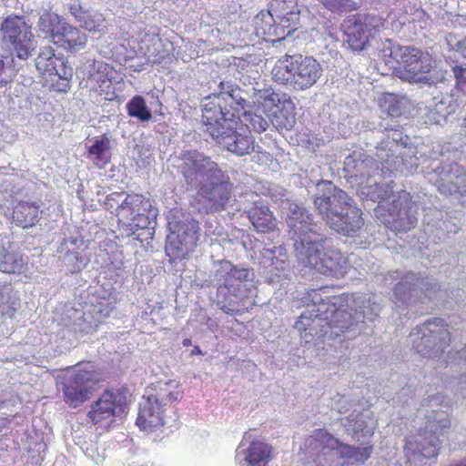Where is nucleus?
Returning <instances> with one entry per match:
<instances>
[{
	"label": "nucleus",
	"instance_id": "1",
	"mask_svg": "<svg viewBox=\"0 0 466 466\" xmlns=\"http://www.w3.org/2000/svg\"><path fill=\"white\" fill-rule=\"evenodd\" d=\"M288 225L295 255L305 267L337 279L349 272L348 258L339 249L328 246L327 239L318 233L311 215L306 210H295L289 216Z\"/></svg>",
	"mask_w": 466,
	"mask_h": 466
},
{
	"label": "nucleus",
	"instance_id": "2",
	"mask_svg": "<svg viewBox=\"0 0 466 466\" xmlns=\"http://www.w3.org/2000/svg\"><path fill=\"white\" fill-rule=\"evenodd\" d=\"M329 188L317 196L314 205L329 228L344 236H354L364 227L362 210L342 189L329 182Z\"/></svg>",
	"mask_w": 466,
	"mask_h": 466
},
{
	"label": "nucleus",
	"instance_id": "3",
	"mask_svg": "<svg viewBox=\"0 0 466 466\" xmlns=\"http://www.w3.org/2000/svg\"><path fill=\"white\" fill-rule=\"evenodd\" d=\"M322 72L321 65L313 56L295 54L279 58L271 74L276 83L295 91H306L317 84Z\"/></svg>",
	"mask_w": 466,
	"mask_h": 466
},
{
	"label": "nucleus",
	"instance_id": "4",
	"mask_svg": "<svg viewBox=\"0 0 466 466\" xmlns=\"http://www.w3.org/2000/svg\"><path fill=\"white\" fill-rule=\"evenodd\" d=\"M116 216L119 228L127 236H132L140 229L148 228L157 214L149 198L142 194L128 193L121 200Z\"/></svg>",
	"mask_w": 466,
	"mask_h": 466
},
{
	"label": "nucleus",
	"instance_id": "5",
	"mask_svg": "<svg viewBox=\"0 0 466 466\" xmlns=\"http://www.w3.org/2000/svg\"><path fill=\"white\" fill-rule=\"evenodd\" d=\"M38 27L54 45L66 51L77 52L86 46V34L65 21L57 14L46 13L42 15L39 18Z\"/></svg>",
	"mask_w": 466,
	"mask_h": 466
},
{
	"label": "nucleus",
	"instance_id": "6",
	"mask_svg": "<svg viewBox=\"0 0 466 466\" xmlns=\"http://www.w3.org/2000/svg\"><path fill=\"white\" fill-rule=\"evenodd\" d=\"M383 25L384 20L378 15L356 13L344 18L340 30L349 47L360 52L368 47Z\"/></svg>",
	"mask_w": 466,
	"mask_h": 466
},
{
	"label": "nucleus",
	"instance_id": "7",
	"mask_svg": "<svg viewBox=\"0 0 466 466\" xmlns=\"http://www.w3.org/2000/svg\"><path fill=\"white\" fill-rule=\"evenodd\" d=\"M127 408L128 390L126 388L106 389L92 402L86 416L94 425L105 426L122 417Z\"/></svg>",
	"mask_w": 466,
	"mask_h": 466
},
{
	"label": "nucleus",
	"instance_id": "8",
	"mask_svg": "<svg viewBox=\"0 0 466 466\" xmlns=\"http://www.w3.org/2000/svg\"><path fill=\"white\" fill-rule=\"evenodd\" d=\"M127 408L128 390L126 388L106 389L92 402L86 416L94 425L105 426L122 417Z\"/></svg>",
	"mask_w": 466,
	"mask_h": 466
},
{
	"label": "nucleus",
	"instance_id": "9",
	"mask_svg": "<svg viewBox=\"0 0 466 466\" xmlns=\"http://www.w3.org/2000/svg\"><path fill=\"white\" fill-rule=\"evenodd\" d=\"M245 106V99L238 100L237 106L230 108L228 104L223 102L222 96H207L202 108V121L207 132L214 139L221 137L225 133L227 126H230V119L235 118L237 112L238 116H241Z\"/></svg>",
	"mask_w": 466,
	"mask_h": 466
},
{
	"label": "nucleus",
	"instance_id": "10",
	"mask_svg": "<svg viewBox=\"0 0 466 466\" xmlns=\"http://www.w3.org/2000/svg\"><path fill=\"white\" fill-rule=\"evenodd\" d=\"M390 51L399 65V76L409 82L421 80L432 68V56L420 48L397 46Z\"/></svg>",
	"mask_w": 466,
	"mask_h": 466
},
{
	"label": "nucleus",
	"instance_id": "11",
	"mask_svg": "<svg viewBox=\"0 0 466 466\" xmlns=\"http://www.w3.org/2000/svg\"><path fill=\"white\" fill-rule=\"evenodd\" d=\"M3 40L20 60L28 59L35 49L32 27L24 15H9L1 23Z\"/></svg>",
	"mask_w": 466,
	"mask_h": 466
},
{
	"label": "nucleus",
	"instance_id": "12",
	"mask_svg": "<svg viewBox=\"0 0 466 466\" xmlns=\"http://www.w3.org/2000/svg\"><path fill=\"white\" fill-rule=\"evenodd\" d=\"M386 228L395 233H406L417 225V206L412 196L406 190H400L393 197L387 214L381 213Z\"/></svg>",
	"mask_w": 466,
	"mask_h": 466
},
{
	"label": "nucleus",
	"instance_id": "13",
	"mask_svg": "<svg viewBox=\"0 0 466 466\" xmlns=\"http://www.w3.org/2000/svg\"><path fill=\"white\" fill-rule=\"evenodd\" d=\"M255 95L258 106L272 122L287 129L293 126L295 106L289 97L281 96L271 88L258 90Z\"/></svg>",
	"mask_w": 466,
	"mask_h": 466
},
{
	"label": "nucleus",
	"instance_id": "14",
	"mask_svg": "<svg viewBox=\"0 0 466 466\" xmlns=\"http://www.w3.org/2000/svg\"><path fill=\"white\" fill-rule=\"evenodd\" d=\"M422 336L415 348L422 356L436 357L450 346L451 333L442 319L434 318L426 320L420 329Z\"/></svg>",
	"mask_w": 466,
	"mask_h": 466
},
{
	"label": "nucleus",
	"instance_id": "15",
	"mask_svg": "<svg viewBox=\"0 0 466 466\" xmlns=\"http://www.w3.org/2000/svg\"><path fill=\"white\" fill-rule=\"evenodd\" d=\"M173 228V233H177V236L169 239L166 245V253L170 263L187 258L189 252L197 245L199 231L198 223L196 220L188 223H175Z\"/></svg>",
	"mask_w": 466,
	"mask_h": 466
},
{
	"label": "nucleus",
	"instance_id": "16",
	"mask_svg": "<svg viewBox=\"0 0 466 466\" xmlns=\"http://www.w3.org/2000/svg\"><path fill=\"white\" fill-rule=\"evenodd\" d=\"M235 116V118L230 119L231 124L227 126L225 133L215 140L238 156L250 155L255 150L254 138L249 134L248 125L241 121V116H238V113Z\"/></svg>",
	"mask_w": 466,
	"mask_h": 466
},
{
	"label": "nucleus",
	"instance_id": "17",
	"mask_svg": "<svg viewBox=\"0 0 466 466\" xmlns=\"http://www.w3.org/2000/svg\"><path fill=\"white\" fill-rule=\"evenodd\" d=\"M35 66L43 74L56 76L62 80L61 86H56L58 91L66 93L70 89L72 68L63 55H56V50L52 46H44L40 49Z\"/></svg>",
	"mask_w": 466,
	"mask_h": 466
},
{
	"label": "nucleus",
	"instance_id": "18",
	"mask_svg": "<svg viewBox=\"0 0 466 466\" xmlns=\"http://www.w3.org/2000/svg\"><path fill=\"white\" fill-rule=\"evenodd\" d=\"M96 380L94 374L86 370H77L65 378L63 393L65 402L76 408L89 400Z\"/></svg>",
	"mask_w": 466,
	"mask_h": 466
},
{
	"label": "nucleus",
	"instance_id": "19",
	"mask_svg": "<svg viewBox=\"0 0 466 466\" xmlns=\"http://www.w3.org/2000/svg\"><path fill=\"white\" fill-rule=\"evenodd\" d=\"M440 440L431 431L420 430L406 439L404 453L410 464L423 459L437 458L440 452Z\"/></svg>",
	"mask_w": 466,
	"mask_h": 466
},
{
	"label": "nucleus",
	"instance_id": "20",
	"mask_svg": "<svg viewBox=\"0 0 466 466\" xmlns=\"http://www.w3.org/2000/svg\"><path fill=\"white\" fill-rule=\"evenodd\" d=\"M219 177H223L221 174ZM232 184L228 177H224L218 182L202 185L198 190L199 201L203 203L202 208L206 213L218 212L226 208L231 198Z\"/></svg>",
	"mask_w": 466,
	"mask_h": 466
},
{
	"label": "nucleus",
	"instance_id": "21",
	"mask_svg": "<svg viewBox=\"0 0 466 466\" xmlns=\"http://www.w3.org/2000/svg\"><path fill=\"white\" fill-rule=\"evenodd\" d=\"M309 295L311 299L312 306L316 308L311 310L315 312L316 317H321L329 311L332 312L330 319L331 329H338L340 332H344L353 325L351 315L345 310L333 309L336 302H331L329 297L323 298L319 290L313 289Z\"/></svg>",
	"mask_w": 466,
	"mask_h": 466
},
{
	"label": "nucleus",
	"instance_id": "22",
	"mask_svg": "<svg viewBox=\"0 0 466 466\" xmlns=\"http://www.w3.org/2000/svg\"><path fill=\"white\" fill-rule=\"evenodd\" d=\"M242 445H247L243 451L244 461L248 466H268L274 459V448L264 439L253 438L246 433Z\"/></svg>",
	"mask_w": 466,
	"mask_h": 466
},
{
	"label": "nucleus",
	"instance_id": "23",
	"mask_svg": "<svg viewBox=\"0 0 466 466\" xmlns=\"http://www.w3.org/2000/svg\"><path fill=\"white\" fill-rule=\"evenodd\" d=\"M339 440L326 429H317L304 441L305 455L316 462H321V457L337 449Z\"/></svg>",
	"mask_w": 466,
	"mask_h": 466
},
{
	"label": "nucleus",
	"instance_id": "24",
	"mask_svg": "<svg viewBox=\"0 0 466 466\" xmlns=\"http://www.w3.org/2000/svg\"><path fill=\"white\" fill-rule=\"evenodd\" d=\"M268 10L288 35L297 29L300 16L297 0H272Z\"/></svg>",
	"mask_w": 466,
	"mask_h": 466
},
{
	"label": "nucleus",
	"instance_id": "25",
	"mask_svg": "<svg viewBox=\"0 0 466 466\" xmlns=\"http://www.w3.org/2000/svg\"><path fill=\"white\" fill-rule=\"evenodd\" d=\"M252 27L256 36L265 42L275 43L285 38L287 32L283 29L271 13L261 10L252 20Z\"/></svg>",
	"mask_w": 466,
	"mask_h": 466
},
{
	"label": "nucleus",
	"instance_id": "26",
	"mask_svg": "<svg viewBox=\"0 0 466 466\" xmlns=\"http://www.w3.org/2000/svg\"><path fill=\"white\" fill-rule=\"evenodd\" d=\"M167 409L150 400L147 396L140 404L138 415L136 420L140 430L152 432L165 425Z\"/></svg>",
	"mask_w": 466,
	"mask_h": 466
},
{
	"label": "nucleus",
	"instance_id": "27",
	"mask_svg": "<svg viewBox=\"0 0 466 466\" xmlns=\"http://www.w3.org/2000/svg\"><path fill=\"white\" fill-rule=\"evenodd\" d=\"M149 389L150 393L148 394V397L150 400L158 403L167 410L174 407L175 404L182 400L184 396L183 388L176 380L157 381L152 383Z\"/></svg>",
	"mask_w": 466,
	"mask_h": 466
},
{
	"label": "nucleus",
	"instance_id": "28",
	"mask_svg": "<svg viewBox=\"0 0 466 466\" xmlns=\"http://www.w3.org/2000/svg\"><path fill=\"white\" fill-rule=\"evenodd\" d=\"M183 160L187 176L193 174L205 176L210 173L218 178L221 175L218 164L197 150L187 151L184 154Z\"/></svg>",
	"mask_w": 466,
	"mask_h": 466
},
{
	"label": "nucleus",
	"instance_id": "29",
	"mask_svg": "<svg viewBox=\"0 0 466 466\" xmlns=\"http://www.w3.org/2000/svg\"><path fill=\"white\" fill-rule=\"evenodd\" d=\"M246 214L255 230L259 233H270L277 228V219L267 205L255 202Z\"/></svg>",
	"mask_w": 466,
	"mask_h": 466
},
{
	"label": "nucleus",
	"instance_id": "30",
	"mask_svg": "<svg viewBox=\"0 0 466 466\" xmlns=\"http://www.w3.org/2000/svg\"><path fill=\"white\" fill-rule=\"evenodd\" d=\"M40 213L39 203L18 200L13 207L12 219L16 226L28 228L38 222Z\"/></svg>",
	"mask_w": 466,
	"mask_h": 466
},
{
	"label": "nucleus",
	"instance_id": "31",
	"mask_svg": "<svg viewBox=\"0 0 466 466\" xmlns=\"http://www.w3.org/2000/svg\"><path fill=\"white\" fill-rule=\"evenodd\" d=\"M113 67L106 63H98L96 72L91 75L96 82L92 89L99 96H105L106 100H113L116 96L114 86L112 85Z\"/></svg>",
	"mask_w": 466,
	"mask_h": 466
},
{
	"label": "nucleus",
	"instance_id": "32",
	"mask_svg": "<svg viewBox=\"0 0 466 466\" xmlns=\"http://www.w3.org/2000/svg\"><path fill=\"white\" fill-rule=\"evenodd\" d=\"M336 450L339 459L343 460L348 465L360 466L370 458L373 452V445L368 444L364 447H355L339 441Z\"/></svg>",
	"mask_w": 466,
	"mask_h": 466
},
{
	"label": "nucleus",
	"instance_id": "33",
	"mask_svg": "<svg viewBox=\"0 0 466 466\" xmlns=\"http://www.w3.org/2000/svg\"><path fill=\"white\" fill-rule=\"evenodd\" d=\"M86 157L99 167H105L110 163V141L106 134L95 139L93 145L87 149Z\"/></svg>",
	"mask_w": 466,
	"mask_h": 466
},
{
	"label": "nucleus",
	"instance_id": "34",
	"mask_svg": "<svg viewBox=\"0 0 466 466\" xmlns=\"http://www.w3.org/2000/svg\"><path fill=\"white\" fill-rule=\"evenodd\" d=\"M27 262L23 256L3 248L0 251V271L6 274H20L25 271Z\"/></svg>",
	"mask_w": 466,
	"mask_h": 466
},
{
	"label": "nucleus",
	"instance_id": "35",
	"mask_svg": "<svg viewBox=\"0 0 466 466\" xmlns=\"http://www.w3.org/2000/svg\"><path fill=\"white\" fill-rule=\"evenodd\" d=\"M408 100L405 96L390 93L382 94L378 101L380 109L390 116L397 117L402 115Z\"/></svg>",
	"mask_w": 466,
	"mask_h": 466
},
{
	"label": "nucleus",
	"instance_id": "36",
	"mask_svg": "<svg viewBox=\"0 0 466 466\" xmlns=\"http://www.w3.org/2000/svg\"><path fill=\"white\" fill-rule=\"evenodd\" d=\"M127 114L130 116L137 117L140 121H148L152 118V114L148 109L146 101L141 96H135L127 105Z\"/></svg>",
	"mask_w": 466,
	"mask_h": 466
},
{
	"label": "nucleus",
	"instance_id": "37",
	"mask_svg": "<svg viewBox=\"0 0 466 466\" xmlns=\"http://www.w3.org/2000/svg\"><path fill=\"white\" fill-rule=\"evenodd\" d=\"M219 92L211 96H222L223 102L228 104L230 108L237 106L238 100L243 99L238 97L241 89L234 83L228 81H221L218 86Z\"/></svg>",
	"mask_w": 466,
	"mask_h": 466
},
{
	"label": "nucleus",
	"instance_id": "38",
	"mask_svg": "<svg viewBox=\"0 0 466 466\" xmlns=\"http://www.w3.org/2000/svg\"><path fill=\"white\" fill-rule=\"evenodd\" d=\"M105 21L101 13L88 10L79 24L89 32H101L106 28Z\"/></svg>",
	"mask_w": 466,
	"mask_h": 466
},
{
	"label": "nucleus",
	"instance_id": "39",
	"mask_svg": "<svg viewBox=\"0 0 466 466\" xmlns=\"http://www.w3.org/2000/svg\"><path fill=\"white\" fill-rule=\"evenodd\" d=\"M327 10L333 14H342L346 12L356 11L359 8L358 4L353 0H317Z\"/></svg>",
	"mask_w": 466,
	"mask_h": 466
},
{
	"label": "nucleus",
	"instance_id": "40",
	"mask_svg": "<svg viewBox=\"0 0 466 466\" xmlns=\"http://www.w3.org/2000/svg\"><path fill=\"white\" fill-rule=\"evenodd\" d=\"M245 116V119L248 121V127L249 131L252 129L257 133H262L267 130L268 127V121L258 115H252L250 113H247L245 108L242 111V115Z\"/></svg>",
	"mask_w": 466,
	"mask_h": 466
},
{
	"label": "nucleus",
	"instance_id": "41",
	"mask_svg": "<svg viewBox=\"0 0 466 466\" xmlns=\"http://www.w3.org/2000/svg\"><path fill=\"white\" fill-rule=\"evenodd\" d=\"M67 257L69 270L72 274L80 272L88 263V259L79 252H70Z\"/></svg>",
	"mask_w": 466,
	"mask_h": 466
},
{
	"label": "nucleus",
	"instance_id": "42",
	"mask_svg": "<svg viewBox=\"0 0 466 466\" xmlns=\"http://www.w3.org/2000/svg\"><path fill=\"white\" fill-rule=\"evenodd\" d=\"M221 265L225 266V268L228 271V274L229 277L238 279L239 281H246L248 279L249 276V270L247 268H239L236 266H234L231 262L228 260H222L220 262Z\"/></svg>",
	"mask_w": 466,
	"mask_h": 466
},
{
	"label": "nucleus",
	"instance_id": "43",
	"mask_svg": "<svg viewBox=\"0 0 466 466\" xmlns=\"http://www.w3.org/2000/svg\"><path fill=\"white\" fill-rule=\"evenodd\" d=\"M452 73L455 78L456 87L463 93H466V67L455 66L452 67Z\"/></svg>",
	"mask_w": 466,
	"mask_h": 466
},
{
	"label": "nucleus",
	"instance_id": "44",
	"mask_svg": "<svg viewBox=\"0 0 466 466\" xmlns=\"http://www.w3.org/2000/svg\"><path fill=\"white\" fill-rule=\"evenodd\" d=\"M124 195V192H113L107 195L104 201L105 208L110 211L111 213H113L114 211L117 212V208L121 203L120 200Z\"/></svg>",
	"mask_w": 466,
	"mask_h": 466
},
{
	"label": "nucleus",
	"instance_id": "45",
	"mask_svg": "<svg viewBox=\"0 0 466 466\" xmlns=\"http://www.w3.org/2000/svg\"><path fill=\"white\" fill-rule=\"evenodd\" d=\"M12 82L10 74H8L4 57L0 56V87L5 86Z\"/></svg>",
	"mask_w": 466,
	"mask_h": 466
},
{
	"label": "nucleus",
	"instance_id": "46",
	"mask_svg": "<svg viewBox=\"0 0 466 466\" xmlns=\"http://www.w3.org/2000/svg\"><path fill=\"white\" fill-rule=\"evenodd\" d=\"M88 10H85L81 5L74 4L69 7L70 14L80 23Z\"/></svg>",
	"mask_w": 466,
	"mask_h": 466
},
{
	"label": "nucleus",
	"instance_id": "47",
	"mask_svg": "<svg viewBox=\"0 0 466 466\" xmlns=\"http://www.w3.org/2000/svg\"><path fill=\"white\" fill-rule=\"evenodd\" d=\"M459 47L461 51L462 56L466 58V38L459 43Z\"/></svg>",
	"mask_w": 466,
	"mask_h": 466
},
{
	"label": "nucleus",
	"instance_id": "48",
	"mask_svg": "<svg viewBox=\"0 0 466 466\" xmlns=\"http://www.w3.org/2000/svg\"><path fill=\"white\" fill-rule=\"evenodd\" d=\"M182 344L184 347H189L192 344V341L190 339H184L182 341Z\"/></svg>",
	"mask_w": 466,
	"mask_h": 466
},
{
	"label": "nucleus",
	"instance_id": "49",
	"mask_svg": "<svg viewBox=\"0 0 466 466\" xmlns=\"http://www.w3.org/2000/svg\"><path fill=\"white\" fill-rule=\"evenodd\" d=\"M401 288H402V284L401 283H397L395 285V287H394V292L396 294H398L400 291Z\"/></svg>",
	"mask_w": 466,
	"mask_h": 466
},
{
	"label": "nucleus",
	"instance_id": "50",
	"mask_svg": "<svg viewBox=\"0 0 466 466\" xmlns=\"http://www.w3.org/2000/svg\"><path fill=\"white\" fill-rule=\"evenodd\" d=\"M201 354V350L198 346H196L192 350V355H198Z\"/></svg>",
	"mask_w": 466,
	"mask_h": 466
},
{
	"label": "nucleus",
	"instance_id": "51",
	"mask_svg": "<svg viewBox=\"0 0 466 466\" xmlns=\"http://www.w3.org/2000/svg\"><path fill=\"white\" fill-rule=\"evenodd\" d=\"M451 466H466V459H464V460L461 461L459 463H456Z\"/></svg>",
	"mask_w": 466,
	"mask_h": 466
},
{
	"label": "nucleus",
	"instance_id": "52",
	"mask_svg": "<svg viewBox=\"0 0 466 466\" xmlns=\"http://www.w3.org/2000/svg\"><path fill=\"white\" fill-rule=\"evenodd\" d=\"M391 67H393L394 69H397V66L394 65H391Z\"/></svg>",
	"mask_w": 466,
	"mask_h": 466
},
{
	"label": "nucleus",
	"instance_id": "53",
	"mask_svg": "<svg viewBox=\"0 0 466 466\" xmlns=\"http://www.w3.org/2000/svg\"><path fill=\"white\" fill-rule=\"evenodd\" d=\"M391 67H393L394 69H397V66L394 65H391Z\"/></svg>",
	"mask_w": 466,
	"mask_h": 466
},
{
	"label": "nucleus",
	"instance_id": "54",
	"mask_svg": "<svg viewBox=\"0 0 466 466\" xmlns=\"http://www.w3.org/2000/svg\"><path fill=\"white\" fill-rule=\"evenodd\" d=\"M391 67H393L394 69H397V66L394 65H391Z\"/></svg>",
	"mask_w": 466,
	"mask_h": 466
},
{
	"label": "nucleus",
	"instance_id": "55",
	"mask_svg": "<svg viewBox=\"0 0 466 466\" xmlns=\"http://www.w3.org/2000/svg\"><path fill=\"white\" fill-rule=\"evenodd\" d=\"M334 334H335L336 336H338V335H339V332H338V331H334Z\"/></svg>",
	"mask_w": 466,
	"mask_h": 466
}]
</instances>
